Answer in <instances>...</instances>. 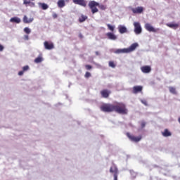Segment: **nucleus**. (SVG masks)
I'll list each match as a JSON object with an SVG mask.
<instances>
[{
  "mask_svg": "<svg viewBox=\"0 0 180 180\" xmlns=\"http://www.w3.org/2000/svg\"><path fill=\"white\" fill-rule=\"evenodd\" d=\"M143 91L142 86H134L133 87V94H139V92H141Z\"/></svg>",
  "mask_w": 180,
  "mask_h": 180,
  "instance_id": "nucleus-14",
  "label": "nucleus"
},
{
  "mask_svg": "<svg viewBox=\"0 0 180 180\" xmlns=\"http://www.w3.org/2000/svg\"><path fill=\"white\" fill-rule=\"evenodd\" d=\"M29 4H30V1H27V0H24V4L25 5H28Z\"/></svg>",
  "mask_w": 180,
  "mask_h": 180,
  "instance_id": "nucleus-36",
  "label": "nucleus"
},
{
  "mask_svg": "<svg viewBox=\"0 0 180 180\" xmlns=\"http://www.w3.org/2000/svg\"><path fill=\"white\" fill-rule=\"evenodd\" d=\"M126 134L128 139H129L131 141H134V143H139V141H140L141 139H143V136H141V135L139 136H134V135H131L129 132H127Z\"/></svg>",
  "mask_w": 180,
  "mask_h": 180,
  "instance_id": "nucleus-4",
  "label": "nucleus"
},
{
  "mask_svg": "<svg viewBox=\"0 0 180 180\" xmlns=\"http://www.w3.org/2000/svg\"><path fill=\"white\" fill-rule=\"evenodd\" d=\"M29 70V65H25L22 68V71L25 72L26 71Z\"/></svg>",
  "mask_w": 180,
  "mask_h": 180,
  "instance_id": "nucleus-31",
  "label": "nucleus"
},
{
  "mask_svg": "<svg viewBox=\"0 0 180 180\" xmlns=\"http://www.w3.org/2000/svg\"><path fill=\"white\" fill-rule=\"evenodd\" d=\"M24 32H25V33H26L27 34H30V33H31L32 31L30 30L29 27H25V28H24Z\"/></svg>",
  "mask_w": 180,
  "mask_h": 180,
  "instance_id": "nucleus-27",
  "label": "nucleus"
},
{
  "mask_svg": "<svg viewBox=\"0 0 180 180\" xmlns=\"http://www.w3.org/2000/svg\"><path fill=\"white\" fill-rule=\"evenodd\" d=\"M44 46L46 50H53V49H54V44H53V42H49L46 41L44 43Z\"/></svg>",
  "mask_w": 180,
  "mask_h": 180,
  "instance_id": "nucleus-8",
  "label": "nucleus"
},
{
  "mask_svg": "<svg viewBox=\"0 0 180 180\" xmlns=\"http://www.w3.org/2000/svg\"><path fill=\"white\" fill-rule=\"evenodd\" d=\"M85 68H86V70L89 71V70H92V65H85Z\"/></svg>",
  "mask_w": 180,
  "mask_h": 180,
  "instance_id": "nucleus-30",
  "label": "nucleus"
},
{
  "mask_svg": "<svg viewBox=\"0 0 180 180\" xmlns=\"http://www.w3.org/2000/svg\"><path fill=\"white\" fill-rule=\"evenodd\" d=\"M141 103H143V105H145V106H148V103H147V101L146 100H141Z\"/></svg>",
  "mask_w": 180,
  "mask_h": 180,
  "instance_id": "nucleus-32",
  "label": "nucleus"
},
{
  "mask_svg": "<svg viewBox=\"0 0 180 180\" xmlns=\"http://www.w3.org/2000/svg\"><path fill=\"white\" fill-rule=\"evenodd\" d=\"M0 51H4V46L0 44Z\"/></svg>",
  "mask_w": 180,
  "mask_h": 180,
  "instance_id": "nucleus-38",
  "label": "nucleus"
},
{
  "mask_svg": "<svg viewBox=\"0 0 180 180\" xmlns=\"http://www.w3.org/2000/svg\"><path fill=\"white\" fill-rule=\"evenodd\" d=\"M79 39H83L84 36L81 33H79Z\"/></svg>",
  "mask_w": 180,
  "mask_h": 180,
  "instance_id": "nucleus-40",
  "label": "nucleus"
},
{
  "mask_svg": "<svg viewBox=\"0 0 180 180\" xmlns=\"http://www.w3.org/2000/svg\"><path fill=\"white\" fill-rule=\"evenodd\" d=\"M34 2H30V6H34Z\"/></svg>",
  "mask_w": 180,
  "mask_h": 180,
  "instance_id": "nucleus-39",
  "label": "nucleus"
},
{
  "mask_svg": "<svg viewBox=\"0 0 180 180\" xmlns=\"http://www.w3.org/2000/svg\"><path fill=\"white\" fill-rule=\"evenodd\" d=\"M10 22L12 23H20L21 20L20 18L18 17H13L10 19Z\"/></svg>",
  "mask_w": 180,
  "mask_h": 180,
  "instance_id": "nucleus-18",
  "label": "nucleus"
},
{
  "mask_svg": "<svg viewBox=\"0 0 180 180\" xmlns=\"http://www.w3.org/2000/svg\"><path fill=\"white\" fill-rule=\"evenodd\" d=\"M24 72H24L23 70H21V71H20V72H18V75L22 76V75H23Z\"/></svg>",
  "mask_w": 180,
  "mask_h": 180,
  "instance_id": "nucleus-35",
  "label": "nucleus"
},
{
  "mask_svg": "<svg viewBox=\"0 0 180 180\" xmlns=\"http://www.w3.org/2000/svg\"><path fill=\"white\" fill-rule=\"evenodd\" d=\"M102 112L110 113V112H116L120 115H127L129 110L126 108V104L123 103H117L116 104L105 103L100 107Z\"/></svg>",
  "mask_w": 180,
  "mask_h": 180,
  "instance_id": "nucleus-1",
  "label": "nucleus"
},
{
  "mask_svg": "<svg viewBox=\"0 0 180 180\" xmlns=\"http://www.w3.org/2000/svg\"><path fill=\"white\" fill-rule=\"evenodd\" d=\"M101 95L103 98H109V95H110V91L108 89H103L101 91Z\"/></svg>",
  "mask_w": 180,
  "mask_h": 180,
  "instance_id": "nucleus-12",
  "label": "nucleus"
},
{
  "mask_svg": "<svg viewBox=\"0 0 180 180\" xmlns=\"http://www.w3.org/2000/svg\"><path fill=\"white\" fill-rule=\"evenodd\" d=\"M162 134L163 137H169L172 136V134L171 133V131H169V130H168V129H165L164 131L162 132Z\"/></svg>",
  "mask_w": 180,
  "mask_h": 180,
  "instance_id": "nucleus-17",
  "label": "nucleus"
},
{
  "mask_svg": "<svg viewBox=\"0 0 180 180\" xmlns=\"http://www.w3.org/2000/svg\"><path fill=\"white\" fill-rule=\"evenodd\" d=\"M134 33H136V34H140V33H141L142 32L141 25H140V22H134Z\"/></svg>",
  "mask_w": 180,
  "mask_h": 180,
  "instance_id": "nucleus-6",
  "label": "nucleus"
},
{
  "mask_svg": "<svg viewBox=\"0 0 180 180\" xmlns=\"http://www.w3.org/2000/svg\"><path fill=\"white\" fill-rule=\"evenodd\" d=\"M106 36H107L108 39H109L110 40H116L117 39V37L112 32H108L106 34Z\"/></svg>",
  "mask_w": 180,
  "mask_h": 180,
  "instance_id": "nucleus-15",
  "label": "nucleus"
},
{
  "mask_svg": "<svg viewBox=\"0 0 180 180\" xmlns=\"http://www.w3.org/2000/svg\"><path fill=\"white\" fill-rule=\"evenodd\" d=\"M39 6H41L43 11H46V9H49V5H47L46 3H39Z\"/></svg>",
  "mask_w": 180,
  "mask_h": 180,
  "instance_id": "nucleus-21",
  "label": "nucleus"
},
{
  "mask_svg": "<svg viewBox=\"0 0 180 180\" xmlns=\"http://www.w3.org/2000/svg\"><path fill=\"white\" fill-rule=\"evenodd\" d=\"M58 8H64L65 6V1L58 0Z\"/></svg>",
  "mask_w": 180,
  "mask_h": 180,
  "instance_id": "nucleus-20",
  "label": "nucleus"
},
{
  "mask_svg": "<svg viewBox=\"0 0 180 180\" xmlns=\"http://www.w3.org/2000/svg\"><path fill=\"white\" fill-rule=\"evenodd\" d=\"M98 6L100 8V9H101V11H105L106 9V6L105 5H99Z\"/></svg>",
  "mask_w": 180,
  "mask_h": 180,
  "instance_id": "nucleus-29",
  "label": "nucleus"
},
{
  "mask_svg": "<svg viewBox=\"0 0 180 180\" xmlns=\"http://www.w3.org/2000/svg\"><path fill=\"white\" fill-rule=\"evenodd\" d=\"M96 6H99V3L95 1H90L89 2V7L91 11V13L95 14L98 12H99V10Z\"/></svg>",
  "mask_w": 180,
  "mask_h": 180,
  "instance_id": "nucleus-3",
  "label": "nucleus"
},
{
  "mask_svg": "<svg viewBox=\"0 0 180 180\" xmlns=\"http://www.w3.org/2000/svg\"><path fill=\"white\" fill-rule=\"evenodd\" d=\"M133 13H142L144 8L141 6L136 7L135 8H131Z\"/></svg>",
  "mask_w": 180,
  "mask_h": 180,
  "instance_id": "nucleus-13",
  "label": "nucleus"
},
{
  "mask_svg": "<svg viewBox=\"0 0 180 180\" xmlns=\"http://www.w3.org/2000/svg\"><path fill=\"white\" fill-rule=\"evenodd\" d=\"M141 71L144 74H148L149 72H151V67L149 65L142 66L141 68Z\"/></svg>",
  "mask_w": 180,
  "mask_h": 180,
  "instance_id": "nucleus-9",
  "label": "nucleus"
},
{
  "mask_svg": "<svg viewBox=\"0 0 180 180\" xmlns=\"http://www.w3.org/2000/svg\"><path fill=\"white\" fill-rule=\"evenodd\" d=\"M24 39L25 40H29V35H25Z\"/></svg>",
  "mask_w": 180,
  "mask_h": 180,
  "instance_id": "nucleus-37",
  "label": "nucleus"
},
{
  "mask_svg": "<svg viewBox=\"0 0 180 180\" xmlns=\"http://www.w3.org/2000/svg\"><path fill=\"white\" fill-rule=\"evenodd\" d=\"M88 19V16L82 15L81 17L79 18V23H82L85 22Z\"/></svg>",
  "mask_w": 180,
  "mask_h": 180,
  "instance_id": "nucleus-22",
  "label": "nucleus"
},
{
  "mask_svg": "<svg viewBox=\"0 0 180 180\" xmlns=\"http://www.w3.org/2000/svg\"><path fill=\"white\" fill-rule=\"evenodd\" d=\"M166 26H167V27H170V29H174V30H176V29L179 27V24L170 22V23H167Z\"/></svg>",
  "mask_w": 180,
  "mask_h": 180,
  "instance_id": "nucleus-11",
  "label": "nucleus"
},
{
  "mask_svg": "<svg viewBox=\"0 0 180 180\" xmlns=\"http://www.w3.org/2000/svg\"><path fill=\"white\" fill-rule=\"evenodd\" d=\"M118 30L121 34H123V33H127V28H126V27L123 25H120L118 27Z\"/></svg>",
  "mask_w": 180,
  "mask_h": 180,
  "instance_id": "nucleus-16",
  "label": "nucleus"
},
{
  "mask_svg": "<svg viewBox=\"0 0 180 180\" xmlns=\"http://www.w3.org/2000/svg\"><path fill=\"white\" fill-rule=\"evenodd\" d=\"M24 23H32L33 22V18H27V16L25 15L22 18Z\"/></svg>",
  "mask_w": 180,
  "mask_h": 180,
  "instance_id": "nucleus-19",
  "label": "nucleus"
},
{
  "mask_svg": "<svg viewBox=\"0 0 180 180\" xmlns=\"http://www.w3.org/2000/svg\"><path fill=\"white\" fill-rule=\"evenodd\" d=\"M95 54H96V56H99V51H96Z\"/></svg>",
  "mask_w": 180,
  "mask_h": 180,
  "instance_id": "nucleus-41",
  "label": "nucleus"
},
{
  "mask_svg": "<svg viewBox=\"0 0 180 180\" xmlns=\"http://www.w3.org/2000/svg\"><path fill=\"white\" fill-rule=\"evenodd\" d=\"M145 29L148 32H152L153 33H157V32H158V30H160V29L154 28V27H153V25H151V24H150V23H146L145 25Z\"/></svg>",
  "mask_w": 180,
  "mask_h": 180,
  "instance_id": "nucleus-7",
  "label": "nucleus"
},
{
  "mask_svg": "<svg viewBox=\"0 0 180 180\" xmlns=\"http://www.w3.org/2000/svg\"><path fill=\"white\" fill-rule=\"evenodd\" d=\"M139 47V44L134 43L132 44L129 49H117L115 51L116 54H122L123 53H130L131 51H134L135 49H137Z\"/></svg>",
  "mask_w": 180,
  "mask_h": 180,
  "instance_id": "nucleus-2",
  "label": "nucleus"
},
{
  "mask_svg": "<svg viewBox=\"0 0 180 180\" xmlns=\"http://www.w3.org/2000/svg\"><path fill=\"white\" fill-rule=\"evenodd\" d=\"M34 61L36 64H39L43 61V57L41 56H39L36 58Z\"/></svg>",
  "mask_w": 180,
  "mask_h": 180,
  "instance_id": "nucleus-23",
  "label": "nucleus"
},
{
  "mask_svg": "<svg viewBox=\"0 0 180 180\" xmlns=\"http://www.w3.org/2000/svg\"><path fill=\"white\" fill-rule=\"evenodd\" d=\"M52 16H53V19H57L58 15H57V13H53Z\"/></svg>",
  "mask_w": 180,
  "mask_h": 180,
  "instance_id": "nucleus-34",
  "label": "nucleus"
},
{
  "mask_svg": "<svg viewBox=\"0 0 180 180\" xmlns=\"http://www.w3.org/2000/svg\"><path fill=\"white\" fill-rule=\"evenodd\" d=\"M107 27L110 30V32L115 31V26L110 25V24H107Z\"/></svg>",
  "mask_w": 180,
  "mask_h": 180,
  "instance_id": "nucleus-24",
  "label": "nucleus"
},
{
  "mask_svg": "<svg viewBox=\"0 0 180 180\" xmlns=\"http://www.w3.org/2000/svg\"><path fill=\"white\" fill-rule=\"evenodd\" d=\"M169 91L171 94H174V95L176 94V90L174 87H169Z\"/></svg>",
  "mask_w": 180,
  "mask_h": 180,
  "instance_id": "nucleus-26",
  "label": "nucleus"
},
{
  "mask_svg": "<svg viewBox=\"0 0 180 180\" xmlns=\"http://www.w3.org/2000/svg\"><path fill=\"white\" fill-rule=\"evenodd\" d=\"M108 65H109V67H111V68H115V67H116V64H115V62H113V61H110L108 63Z\"/></svg>",
  "mask_w": 180,
  "mask_h": 180,
  "instance_id": "nucleus-25",
  "label": "nucleus"
},
{
  "mask_svg": "<svg viewBox=\"0 0 180 180\" xmlns=\"http://www.w3.org/2000/svg\"><path fill=\"white\" fill-rule=\"evenodd\" d=\"M141 127L142 129H144V127H146V122H142L141 123Z\"/></svg>",
  "mask_w": 180,
  "mask_h": 180,
  "instance_id": "nucleus-33",
  "label": "nucleus"
},
{
  "mask_svg": "<svg viewBox=\"0 0 180 180\" xmlns=\"http://www.w3.org/2000/svg\"><path fill=\"white\" fill-rule=\"evenodd\" d=\"M90 77H92V75L91 74V72H86L85 75H84V77H86V79L90 78Z\"/></svg>",
  "mask_w": 180,
  "mask_h": 180,
  "instance_id": "nucleus-28",
  "label": "nucleus"
},
{
  "mask_svg": "<svg viewBox=\"0 0 180 180\" xmlns=\"http://www.w3.org/2000/svg\"><path fill=\"white\" fill-rule=\"evenodd\" d=\"M75 5H80V6H86V1L85 0H72Z\"/></svg>",
  "mask_w": 180,
  "mask_h": 180,
  "instance_id": "nucleus-10",
  "label": "nucleus"
},
{
  "mask_svg": "<svg viewBox=\"0 0 180 180\" xmlns=\"http://www.w3.org/2000/svg\"><path fill=\"white\" fill-rule=\"evenodd\" d=\"M179 123H180V117L178 119Z\"/></svg>",
  "mask_w": 180,
  "mask_h": 180,
  "instance_id": "nucleus-42",
  "label": "nucleus"
},
{
  "mask_svg": "<svg viewBox=\"0 0 180 180\" xmlns=\"http://www.w3.org/2000/svg\"><path fill=\"white\" fill-rule=\"evenodd\" d=\"M110 172L111 174H113L114 175V180H117V175L119 174V170L117 169V167L115 165L112 166L110 168Z\"/></svg>",
  "mask_w": 180,
  "mask_h": 180,
  "instance_id": "nucleus-5",
  "label": "nucleus"
}]
</instances>
